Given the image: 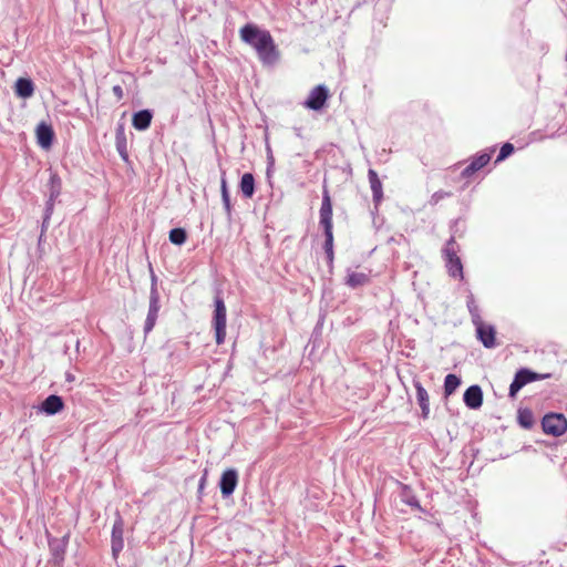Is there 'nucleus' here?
Instances as JSON below:
<instances>
[{"label": "nucleus", "instance_id": "1", "mask_svg": "<svg viewBox=\"0 0 567 567\" xmlns=\"http://www.w3.org/2000/svg\"><path fill=\"white\" fill-rule=\"evenodd\" d=\"M239 34L245 43L255 49L264 65H274L279 61L280 52L268 30L248 23L240 29Z\"/></svg>", "mask_w": 567, "mask_h": 567}, {"label": "nucleus", "instance_id": "2", "mask_svg": "<svg viewBox=\"0 0 567 567\" xmlns=\"http://www.w3.org/2000/svg\"><path fill=\"white\" fill-rule=\"evenodd\" d=\"M458 247L454 239L451 237L442 250L447 272L453 278L463 279V265L457 256Z\"/></svg>", "mask_w": 567, "mask_h": 567}, {"label": "nucleus", "instance_id": "3", "mask_svg": "<svg viewBox=\"0 0 567 567\" xmlns=\"http://www.w3.org/2000/svg\"><path fill=\"white\" fill-rule=\"evenodd\" d=\"M214 302L213 327L215 329L216 342L217 344H221L226 337V306L219 295H216Z\"/></svg>", "mask_w": 567, "mask_h": 567}, {"label": "nucleus", "instance_id": "4", "mask_svg": "<svg viewBox=\"0 0 567 567\" xmlns=\"http://www.w3.org/2000/svg\"><path fill=\"white\" fill-rule=\"evenodd\" d=\"M542 426L546 434L560 436L567 431V420L563 414L549 413L543 417Z\"/></svg>", "mask_w": 567, "mask_h": 567}, {"label": "nucleus", "instance_id": "5", "mask_svg": "<svg viewBox=\"0 0 567 567\" xmlns=\"http://www.w3.org/2000/svg\"><path fill=\"white\" fill-rule=\"evenodd\" d=\"M69 544V534L63 535L60 538H49V548L51 553V560L54 567H62L66 547Z\"/></svg>", "mask_w": 567, "mask_h": 567}, {"label": "nucleus", "instance_id": "6", "mask_svg": "<svg viewBox=\"0 0 567 567\" xmlns=\"http://www.w3.org/2000/svg\"><path fill=\"white\" fill-rule=\"evenodd\" d=\"M544 377L533 372L526 368L518 370L509 385V396L515 398L517 392L526 384L543 379Z\"/></svg>", "mask_w": 567, "mask_h": 567}, {"label": "nucleus", "instance_id": "7", "mask_svg": "<svg viewBox=\"0 0 567 567\" xmlns=\"http://www.w3.org/2000/svg\"><path fill=\"white\" fill-rule=\"evenodd\" d=\"M328 97L329 91L327 86L319 84L310 91L308 99L303 102V105L307 109L319 111L323 107Z\"/></svg>", "mask_w": 567, "mask_h": 567}, {"label": "nucleus", "instance_id": "8", "mask_svg": "<svg viewBox=\"0 0 567 567\" xmlns=\"http://www.w3.org/2000/svg\"><path fill=\"white\" fill-rule=\"evenodd\" d=\"M238 484V472L235 468H227L223 472L219 481V488L224 498L229 497Z\"/></svg>", "mask_w": 567, "mask_h": 567}, {"label": "nucleus", "instance_id": "9", "mask_svg": "<svg viewBox=\"0 0 567 567\" xmlns=\"http://www.w3.org/2000/svg\"><path fill=\"white\" fill-rule=\"evenodd\" d=\"M159 308H161L159 297H156L155 291H154L153 293H150V306H148L146 320L144 323V333L145 334H148L155 327L157 318H158Z\"/></svg>", "mask_w": 567, "mask_h": 567}, {"label": "nucleus", "instance_id": "10", "mask_svg": "<svg viewBox=\"0 0 567 567\" xmlns=\"http://www.w3.org/2000/svg\"><path fill=\"white\" fill-rule=\"evenodd\" d=\"M320 225L323 229L332 228V203L329 192L324 188L322 193V203L320 207Z\"/></svg>", "mask_w": 567, "mask_h": 567}, {"label": "nucleus", "instance_id": "11", "mask_svg": "<svg viewBox=\"0 0 567 567\" xmlns=\"http://www.w3.org/2000/svg\"><path fill=\"white\" fill-rule=\"evenodd\" d=\"M478 340L485 348L492 349L496 346L495 342V329L492 326L484 324L483 321L474 324Z\"/></svg>", "mask_w": 567, "mask_h": 567}, {"label": "nucleus", "instance_id": "12", "mask_svg": "<svg viewBox=\"0 0 567 567\" xmlns=\"http://www.w3.org/2000/svg\"><path fill=\"white\" fill-rule=\"evenodd\" d=\"M464 403L467 408L476 410L483 404V392L478 385H471L463 395Z\"/></svg>", "mask_w": 567, "mask_h": 567}, {"label": "nucleus", "instance_id": "13", "mask_svg": "<svg viewBox=\"0 0 567 567\" xmlns=\"http://www.w3.org/2000/svg\"><path fill=\"white\" fill-rule=\"evenodd\" d=\"M124 547V540H123V520L122 518H117L114 522L113 528H112V554L113 557L116 558L118 554L122 551Z\"/></svg>", "mask_w": 567, "mask_h": 567}, {"label": "nucleus", "instance_id": "14", "mask_svg": "<svg viewBox=\"0 0 567 567\" xmlns=\"http://www.w3.org/2000/svg\"><path fill=\"white\" fill-rule=\"evenodd\" d=\"M35 133H37L38 144L42 148H45V150L50 148L52 145V142H53V137H54V132H53L52 126L42 122L37 126Z\"/></svg>", "mask_w": 567, "mask_h": 567}, {"label": "nucleus", "instance_id": "15", "mask_svg": "<svg viewBox=\"0 0 567 567\" xmlns=\"http://www.w3.org/2000/svg\"><path fill=\"white\" fill-rule=\"evenodd\" d=\"M64 408V402L61 396L51 394L40 405V411L47 415H54L61 412Z\"/></svg>", "mask_w": 567, "mask_h": 567}, {"label": "nucleus", "instance_id": "16", "mask_svg": "<svg viewBox=\"0 0 567 567\" xmlns=\"http://www.w3.org/2000/svg\"><path fill=\"white\" fill-rule=\"evenodd\" d=\"M489 161H491V153L484 152V153L477 155L476 157H474V159L471 162V164H468L463 169L462 175L464 177L472 176L474 173H476L477 171H480L481 168L486 166Z\"/></svg>", "mask_w": 567, "mask_h": 567}, {"label": "nucleus", "instance_id": "17", "mask_svg": "<svg viewBox=\"0 0 567 567\" xmlns=\"http://www.w3.org/2000/svg\"><path fill=\"white\" fill-rule=\"evenodd\" d=\"M413 385L416 390V399L422 410V417L427 419L430 414V400L427 391L423 388L420 381L414 380Z\"/></svg>", "mask_w": 567, "mask_h": 567}, {"label": "nucleus", "instance_id": "18", "mask_svg": "<svg viewBox=\"0 0 567 567\" xmlns=\"http://www.w3.org/2000/svg\"><path fill=\"white\" fill-rule=\"evenodd\" d=\"M153 113L151 110H141L133 114L132 125L137 131H145L151 126Z\"/></svg>", "mask_w": 567, "mask_h": 567}, {"label": "nucleus", "instance_id": "19", "mask_svg": "<svg viewBox=\"0 0 567 567\" xmlns=\"http://www.w3.org/2000/svg\"><path fill=\"white\" fill-rule=\"evenodd\" d=\"M368 178L372 190L373 202L378 205L383 198L382 183L374 169H369Z\"/></svg>", "mask_w": 567, "mask_h": 567}, {"label": "nucleus", "instance_id": "20", "mask_svg": "<svg viewBox=\"0 0 567 567\" xmlns=\"http://www.w3.org/2000/svg\"><path fill=\"white\" fill-rule=\"evenodd\" d=\"M14 92L21 99H29L34 93V84L30 79L19 78L14 85Z\"/></svg>", "mask_w": 567, "mask_h": 567}, {"label": "nucleus", "instance_id": "21", "mask_svg": "<svg viewBox=\"0 0 567 567\" xmlns=\"http://www.w3.org/2000/svg\"><path fill=\"white\" fill-rule=\"evenodd\" d=\"M239 189L245 198H251L255 194V177L251 173H245L239 183Z\"/></svg>", "mask_w": 567, "mask_h": 567}, {"label": "nucleus", "instance_id": "22", "mask_svg": "<svg viewBox=\"0 0 567 567\" xmlns=\"http://www.w3.org/2000/svg\"><path fill=\"white\" fill-rule=\"evenodd\" d=\"M347 285L351 288H358L369 282L368 275L363 272H350L347 276Z\"/></svg>", "mask_w": 567, "mask_h": 567}, {"label": "nucleus", "instance_id": "23", "mask_svg": "<svg viewBox=\"0 0 567 567\" xmlns=\"http://www.w3.org/2000/svg\"><path fill=\"white\" fill-rule=\"evenodd\" d=\"M461 379L455 374H447L444 380V394L446 396L453 394L455 390L460 386Z\"/></svg>", "mask_w": 567, "mask_h": 567}, {"label": "nucleus", "instance_id": "24", "mask_svg": "<svg viewBox=\"0 0 567 567\" xmlns=\"http://www.w3.org/2000/svg\"><path fill=\"white\" fill-rule=\"evenodd\" d=\"M323 230H324V237H326L323 249L326 251L328 261L331 264L333 260V233H332V228L323 229Z\"/></svg>", "mask_w": 567, "mask_h": 567}, {"label": "nucleus", "instance_id": "25", "mask_svg": "<svg viewBox=\"0 0 567 567\" xmlns=\"http://www.w3.org/2000/svg\"><path fill=\"white\" fill-rule=\"evenodd\" d=\"M466 306H467L468 312L471 315L473 324L480 323V321H482V318L480 315L478 306L476 305L473 295H470L467 297Z\"/></svg>", "mask_w": 567, "mask_h": 567}, {"label": "nucleus", "instance_id": "26", "mask_svg": "<svg viewBox=\"0 0 567 567\" xmlns=\"http://www.w3.org/2000/svg\"><path fill=\"white\" fill-rule=\"evenodd\" d=\"M402 502L408 504L409 506L416 508L419 511H423V508L420 505V502L417 498L412 494L411 489L408 486L403 487L402 494H401Z\"/></svg>", "mask_w": 567, "mask_h": 567}, {"label": "nucleus", "instance_id": "27", "mask_svg": "<svg viewBox=\"0 0 567 567\" xmlns=\"http://www.w3.org/2000/svg\"><path fill=\"white\" fill-rule=\"evenodd\" d=\"M220 193H221V200H223L224 208L227 212V214L229 215L231 212V204H230V197H229V192H228V187H227V181L224 176L221 177V181H220Z\"/></svg>", "mask_w": 567, "mask_h": 567}, {"label": "nucleus", "instance_id": "28", "mask_svg": "<svg viewBox=\"0 0 567 567\" xmlns=\"http://www.w3.org/2000/svg\"><path fill=\"white\" fill-rule=\"evenodd\" d=\"M186 239H187V234L184 228H173L169 231V240L172 244L181 246L186 241Z\"/></svg>", "mask_w": 567, "mask_h": 567}, {"label": "nucleus", "instance_id": "29", "mask_svg": "<svg viewBox=\"0 0 567 567\" xmlns=\"http://www.w3.org/2000/svg\"><path fill=\"white\" fill-rule=\"evenodd\" d=\"M61 193V181L56 175H52L50 178V194L49 199L55 200Z\"/></svg>", "mask_w": 567, "mask_h": 567}, {"label": "nucleus", "instance_id": "30", "mask_svg": "<svg viewBox=\"0 0 567 567\" xmlns=\"http://www.w3.org/2000/svg\"><path fill=\"white\" fill-rule=\"evenodd\" d=\"M518 421L523 427L529 429L533 425V415L528 411L519 412Z\"/></svg>", "mask_w": 567, "mask_h": 567}, {"label": "nucleus", "instance_id": "31", "mask_svg": "<svg viewBox=\"0 0 567 567\" xmlns=\"http://www.w3.org/2000/svg\"><path fill=\"white\" fill-rule=\"evenodd\" d=\"M514 152V146L511 143H505L499 151V154L496 158V163L504 161Z\"/></svg>", "mask_w": 567, "mask_h": 567}, {"label": "nucleus", "instance_id": "32", "mask_svg": "<svg viewBox=\"0 0 567 567\" xmlns=\"http://www.w3.org/2000/svg\"><path fill=\"white\" fill-rule=\"evenodd\" d=\"M53 207H54V200H51V199H48L47 202V205H45V213H44V219H43V226L45 225V223H48V220L50 219L52 213H53Z\"/></svg>", "mask_w": 567, "mask_h": 567}, {"label": "nucleus", "instance_id": "33", "mask_svg": "<svg viewBox=\"0 0 567 567\" xmlns=\"http://www.w3.org/2000/svg\"><path fill=\"white\" fill-rule=\"evenodd\" d=\"M151 291L150 293H153L155 291V296L156 297H159V291H158V288H157V277L156 275L154 274V271L151 269Z\"/></svg>", "mask_w": 567, "mask_h": 567}, {"label": "nucleus", "instance_id": "34", "mask_svg": "<svg viewBox=\"0 0 567 567\" xmlns=\"http://www.w3.org/2000/svg\"><path fill=\"white\" fill-rule=\"evenodd\" d=\"M450 194L449 193H445V192H435L432 197H431V200L430 203L432 205H436L441 199H443L444 197L449 196Z\"/></svg>", "mask_w": 567, "mask_h": 567}, {"label": "nucleus", "instance_id": "35", "mask_svg": "<svg viewBox=\"0 0 567 567\" xmlns=\"http://www.w3.org/2000/svg\"><path fill=\"white\" fill-rule=\"evenodd\" d=\"M112 92L113 94L116 96V99L120 101L123 99L124 96V91H123V87L121 85H114L112 87Z\"/></svg>", "mask_w": 567, "mask_h": 567}, {"label": "nucleus", "instance_id": "36", "mask_svg": "<svg viewBox=\"0 0 567 567\" xmlns=\"http://www.w3.org/2000/svg\"><path fill=\"white\" fill-rule=\"evenodd\" d=\"M117 150H118V152H120L121 156H122L124 159H126V158H127V155H126V152H125V144L123 143V145H122V143H120V142H118V143H117Z\"/></svg>", "mask_w": 567, "mask_h": 567}, {"label": "nucleus", "instance_id": "37", "mask_svg": "<svg viewBox=\"0 0 567 567\" xmlns=\"http://www.w3.org/2000/svg\"><path fill=\"white\" fill-rule=\"evenodd\" d=\"M205 483H206V474L200 478L199 481V485H198V491H203L204 486H205Z\"/></svg>", "mask_w": 567, "mask_h": 567}, {"label": "nucleus", "instance_id": "38", "mask_svg": "<svg viewBox=\"0 0 567 567\" xmlns=\"http://www.w3.org/2000/svg\"><path fill=\"white\" fill-rule=\"evenodd\" d=\"M334 567H344V566H342V565H338V566H334Z\"/></svg>", "mask_w": 567, "mask_h": 567}]
</instances>
